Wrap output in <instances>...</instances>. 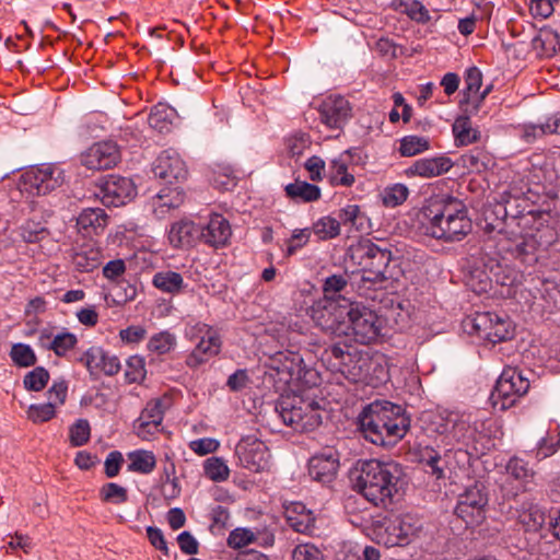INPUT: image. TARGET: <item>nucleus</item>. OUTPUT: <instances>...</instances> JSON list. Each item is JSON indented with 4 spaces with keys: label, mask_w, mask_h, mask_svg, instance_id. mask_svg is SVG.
<instances>
[{
    "label": "nucleus",
    "mask_w": 560,
    "mask_h": 560,
    "mask_svg": "<svg viewBox=\"0 0 560 560\" xmlns=\"http://www.w3.org/2000/svg\"><path fill=\"white\" fill-rule=\"evenodd\" d=\"M145 377V364L141 357L132 355L127 360L125 380L127 383H140Z\"/></svg>",
    "instance_id": "53"
},
{
    "label": "nucleus",
    "mask_w": 560,
    "mask_h": 560,
    "mask_svg": "<svg viewBox=\"0 0 560 560\" xmlns=\"http://www.w3.org/2000/svg\"><path fill=\"white\" fill-rule=\"evenodd\" d=\"M345 337H352L359 343L369 345L377 339L382 325L375 311L361 302H348L345 318Z\"/></svg>",
    "instance_id": "8"
},
{
    "label": "nucleus",
    "mask_w": 560,
    "mask_h": 560,
    "mask_svg": "<svg viewBox=\"0 0 560 560\" xmlns=\"http://www.w3.org/2000/svg\"><path fill=\"white\" fill-rule=\"evenodd\" d=\"M189 448L199 456H206L218 451L220 442L212 438H202L190 441Z\"/></svg>",
    "instance_id": "62"
},
{
    "label": "nucleus",
    "mask_w": 560,
    "mask_h": 560,
    "mask_svg": "<svg viewBox=\"0 0 560 560\" xmlns=\"http://www.w3.org/2000/svg\"><path fill=\"white\" fill-rule=\"evenodd\" d=\"M522 523L527 527L528 530L537 532L546 523L547 515L538 506H530L526 512L522 514Z\"/></svg>",
    "instance_id": "58"
},
{
    "label": "nucleus",
    "mask_w": 560,
    "mask_h": 560,
    "mask_svg": "<svg viewBox=\"0 0 560 560\" xmlns=\"http://www.w3.org/2000/svg\"><path fill=\"white\" fill-rule=\"evenodd\" d=\"M404 11L413 21L418 23H427L430 21L428 9L418 0H406Z\"/></svg>",
    "instance_id": "61"
},
{
    "label": "nucleus",
    "mask_w": 560,
    "mask_h": 560,
    "mask_svg": "<svg viewBox=\"0 0 560 560\" xmlns=\"http://www.w3.org/2000/svg\"><path fill=\"white\" fill-rule=\"evenodd\" d=\"M56 415L54 402L31 405L27 410V417L34 423H43L52 419Z\"/></svg>",
    "instance_id": "57"
},
{
    "label": "nucleus",
    "mask_w": 560,
    "mask_h": 560,
    "mask_svg": "<svg viewBox=\"0 0 560 560\" xmlns=\"http://www.w3.org/2000/svg\"><path fill=\"white\" fill-rule=\"evenodd\" d=\"M235 454L240 464L254 472H259L269 466V450L266 444L255 435H247L236 444Z\"/></svg>",
    "instance_id": "20"
},
{
    "label": "nucleus",
    "mask_w": 560,
    "mask_h": 560,
    "mask_svg": "<svg viewBox=\"0 0 560 560\" xmlns=\"http://www.w3.org/2000/svg\"><path fill=\"white\" fill-rule=\"evenodd\" d=\"M49 373L46 369L38 366L24 376V386L28 390L39 392L47 385Z\"/></svg>",
    "instance_id": "55"
},
{
    "label": "nucleus",
    "mask_w": 560,
    "mask_h": 560,
    "mask_svg": "<svg viewBox=\"0 0 560 560\" xmlns=\"http://www.w3.org/2000/svg\"><path fill=\"white\" fill-rule=\"evenodd\" d=\"M452 166V160L446 156L419 159L405 170V174L408 177L419 176L423 178H431L447 173Z\"/></svg>",
    "instance_id": "29"
},
{
    "label": "nucleus",
    "mask_w": 560,
    "mask_h": 560,
    "mask_svg": "<svg viewBox=\"0 0 560 560\" xmlns=\"http://www.w3.org/2000/svg\"><path fill=\"white\" fill-rule=\"evenodd\" d=\"M489 275L486 281L478 289L479 291H491L501 298H513L520 285L523 283V273L514 267L500 261H490Z\"/></svg>",
    "instance_id": "17"
},
{
    "label": "nucleus",
    "mask_w": 560,
    "mask_h": 560,
    "mask_svg": "<svg viewBox=\"0 0 560 560\" xmlns=\"http://www.w3.org/2000/svg\"><path fill=\"white\" fill-rule=\"evenodd\" d=\"M91 427L88 420H77L69 430L70 443L73 446H82L90 440Z\"/></svg>",
    "instance_id": "54"
},
{
    "label": "nucleus",
    "mask_w": 560,
    "mask_h": 560,
    "mask_svg": "<svg viewBox=\"0 0 560 560\" xmlns=\"http://www.w3.org/2000/svg\"><path fill=\"white\" fill-rule=\"evenodd\" d=\"M339 301L320 300L315 302L311 307V318L314 324L323 331L342 337L345 334V318L349 300L342 298Z\"/></svg>",
    "instance_id": "15"
},
{
    "label": "nucleus",
    "mask_w": 560,
    "mask_h": 560,
    "mask_svg": "<svg viewBox=\"0 0 560 560\" xmlns=\"http://www.w3.org/2000/svg\"><path fill=\"white\" fill-rule=\"evenodd\" d=\"M231 237L232 228L223 214L212 213L208 222L200 225V241L214 249L226 247Z\"/></svg>",
    "instance_id": "25"
},
{
    "label": "nucleus",
    "mask_w": 560,
    "mask_h": 560,
    "mask_svg": "<svg viewBox=\"0 0 560 560\" xmlns=\"http://www.w3.org/2000/svg\"><path fill=\"white\" fill-rule=\"evenodd\" d=\"M364 214L358 205H347L338 212L337 220L340 224L359 230L363 224Z\"/></svg>",
    "instance_id": "49"
},
{
    "label": "nucleus",
    "mask_w": 560,
    "mask_h": 560,
    "mask_svg": "<svg viewBox=\"0 0 560 560\" xmlns=\"http://www.w3.org/2000/svg\"><path fill=\"white\" fill-rule=\"evenodd\" d=\"M364 438L376 445H394L407 433L410 421L405 409L387 400H375L359 416Z\"/></svg>",
    "instance_id": "2"
},
{
    "label": "nucleus",
    "mask_w": 560,
    "mask_h": 560,
    "mask_svg": "<svg viewBox=\"0 0 560 560\" xmlns=\"http://www.w3.org/2000/svg\"><path fill=\"white\" fill-rule=\"evenodd\" d=\"M421 530L422 522L417 516L401 514L387 520L376 532V539L378 544L386 547L407 546L419 536Z\"/></svg>",
    "instance_id": "13"
},
{
    "label": "nucleus",
    "mask_w": 560,
    "mask_h": 560,
    "mask_svg": "<svg viewBox=\"0 0 560 560\" xmlns=\"http://www.w3.org/2000/svg\"><path fill=\"white\" fill-rule=\"evenodd\" d=\"M287 196L296 202H313L320 198V189L314 184L295 180L285 186Z\"/></svg>",
    "instance_id": "38"
},
{
    "label": "nucleus",
    "mask_w": 560,
    "mask_h": 560,
    "mask_svg": "<svg viewBox=\"0 0 560 560\" xmlns=\"http://www.w3.org/2000/svg\"><path fill=\"white\" fill-rule=\"evenodd\" d=\"M358 252L361 257L363 281L378 283L394 278L390 269L392 252L388 248L365 241L359 245Z\"/></svg>",
    "instance_id": "11"
},
{
    "label": "nucleus",
    "mask_w": 560,
    "mask_h": 560,
    "mask_svg": "<svg viewBox=\"0 0 560 560\" xmlns=\"http://www.w3.org/2000/svg\"><path fill=\"white\" fill-rule=\"evenodd\" d=\"M468 334H475L479 338L492 343L509 340L514 335V326L506 315L492 312L476 313L465 322Z\"/></svg>",
    "instance_id": "9"
},
{
    "label": "nucleus",
    "mask_w": 560,
    "mask_h": 560,
    "mask_svg": "<svg viewBox=\"0 0 560 560\" xmlns=\"http://www.w3.org/2000/svg\"><path fill=\"white\" fill-rule=\"evenodd\" d=\"M276 411L283 423L298 432H312L322 423V408L312 397L292 393L282 395Z\"/></svg>",
    "instance_id": "6"
},
{
    "label": "nucleus",
    "mask_w": 560,
    "mask_h": 560,
    "mask_svg": "<svg viewBox=\"0 0 560 560\" xmlns=\"http://www.w3.org/2000/svg\"><path fill=\"white\" fill-rule=\"evenodd\" d=\"M147 337V329L141 325H131L119 331V338L124 343L138 345Z\"/></svg>",
    "instance_id": "63"
},
{
    "label": "nucleus",
    "mask_w": 560,
    "mask_h": 560,
    "mask_svg": "<svg viewBox=\"0 0 560 560\" xmlns=\"http://www.w3.org/2000/svg\"><path fill=\"white\" fill-rule=\"evenodd\" d=\"M482 85V73L477 67H470L465 73V101H472L479 94Z\"/></svg>",
    "instance_id": "51"
},
{
    "label": "nucleus",
    "mask_w": 560,
    "mask_h": 560,
    "mask_svg": "<svg viewBox=\"0 0 560 560\" xmlns=\"http://www.w3.org/2000/svg\"><path fill=\"white\" fill-rule=\"evenodd\" d=\"M256 535L248 528L238 527L233 529L228 537V546L232 549H241L255 542Z\"/></svg>",
    "instance_id": "56"
},
{
    "label": "nucleus",
    "mask_w": 560,
    "mask_h": 560,
    "mask_svg": "<svg viewBox=\"0 0 560 560\" xmlns=\"http://www.w3.org/2000/svg\"><path fill=\"white\" fill-rule=\"evenodd\" d=\"M88 369L91 375L101 373L113 376L120 371V361L118 357L109 354L102 347L93 346L89 348L79 359Z\"/></svg>",
    "instance_id": "26"
},
{
    "label": "nucleus",
    "mask_w": 560,
    "mask_h": 560,
    "mask_svg": "<svg viewBox=\"0 0 560 560\" xmlns=\"http://www.w3.org/2000/svg\"><path fill=\"white\" fill-rule=\"evenodd\" d=\"M560 135V114H556L547 119L545 124H527L522 127V138L526 142H534L545 135Z\"/></svg>",
    "instance_id": "36"
},
{
    "label": "nucleus",
    "mask_w": 560,
    "mask_h": 560,
    "mask_svg": "<svg viewBox=\"0 0 560 560\" xmlns=\"http://www.w3.org/2000/svg\"><path fill=\"white\" fill-rule=\"evenodd\" d=\"M196 335L201 336L199 342L186 358V365L197 369L219 354L221 339L215 329L208 324L198 323L192 327Z\"/></svg>",
    "instance_id": "19"
},
{
    "label": "nucleus",
    "mask_w": 560,
    "mask_h": 560,
    "mask_svg": "<svg viewBox=\"0 0 560 560\" xmlns=\"http://www.w3.org/2000/svg\"><path fill=\"white\" fill-rule=\"evenodd\" d=\"M10 357L16 365L23 368L34 365L37 360L34 350L25 343L13 345Z\"/></svg>",
    "instance_id": "52"
},
{
    "label": "nucleus",
    "mask_w": 560,
    "mask_h": 560,
    "mask_svg": "<svg viewBox=\"0 0 560 560\" xmlns=\"http://www.w3.org/2000/svg\"><path fill=\"white\" fill-rule=\"evenodd\" d=\"M176 112L173 107L159 103L155 105L148 117V124L152 129L164 133L171 130Z\"/></svg>",
    "instance_id": "37"
},
{
    "label": "nucleus",
    "mask_w": 560,
    "mask_h": 560,
    "mask_svg": "<svg viewBox=\"0 0 560 560\" xmlns=\"http://www.w3.org/2000/svg\"><path fill=\"white\" fill-rule=\"evenodd\" d=\"M108 223L106 212L101 208H86L77 218L78 230L84 235H98Z\"/></svg>",
    "instance_id": "32"
},
{
    "label": "nucleus",
    "mask_w": 560,
    "mask_h": 560,
    "mask_svg": "<svg viewBox=\"0 0 560 560\" xmlns=\"http://www.w3.org/2000/svg\"><path fill=\"white\" fill-rule=\"evenodd\" d=\"M319 120L330 130H342L352 117L349 101L341 95H328L318 105Z\"/></svg>",
    "instance_id": "21"
},
{
    "label": "nucleus",
    "mask_w": 560,
    "mask_h": 560,
    "mask_svg": "<svg viewBox=\"0 0 560 560\" xmlns=\"http://www.w3.org/2000/svg\"><path fill=\"white\" fill-rule=\"evenodd\" d=\"M128 470L148 475L156 467V458L151 451L138 450L128 454Z\"/></svg>",
    "instance_id": "40"
},
{
    "label": "nucleus",
    "mask_w": 560,
    "mask_h": 560,
    "mask_svg": "<svg viewBox=\"0 0 560 560\" xmlns=\"http://www.w3.org/2000/svg\"><path fill=\"white\" fill-rule=\"evenodd\" d=\"M453 201V196H441L423 207L420 222L425 235L448 243Z\"/></svg>",
    "instance_id": "10"
},
{
    "label": "nucleus",
    "mask_w": 560,
    "mask_h": 560,
    "mask_svg": "<svg viewBox=\"0 0 560 560\" xmlns=\"http://www.w3.org/2000/svg\"><path fill=\"white\" fill-rule=\"evenodd\" d=\"M167 240L173 248H191L200 241V225L186 218L175 221L167 231Z\"/></svg>",
    "instance_id": "28"
},
{
    "label": "nucleus",
    "mask_w": 560,
    "mask_h": 560,
    "mask_svg": "<svg viewBox=\"0 0 560 560\" xmlns=\"http://www.w3.org/2000/svg\"><path fill=\"white\" fill-rule=\"evenodd\" d=\"M78 337L69 331L59 332L51 339L48 349L57 357H65L78 345Z\"/></svg>",
    "instance_id": "46"
},
{
    "label": "nucleus",
    "mask_w": 560,
    "mask_h": 560,
    "mask_svg": "<svg viewBox=\"0 0 560 560\" xmlns=\"http://www.w3.org/2000/svg\"><path fill=\"white\" fill-rule=\"evenodd\" d=\"M460 165L469 172L482 173L493 166V156L482 148H474L459 159Z\"/></svg>",
    "instance_id": "34"
},
{
    "label": "nucleus",
    "mask_w": 560,
    "mask_h": 560,
    "mask_svg": "<svg viewBox=\"0 0 560 560\" xmlns=\"http://www.w3.org/2000/svg\"><path fill=\"white\" fill-rule=\"evenodd\" d=\"M323 360L327 361L334 370L341 373L350 382L362 380L363 364L357 350L343 343H334L325 349Z\"/></svg>",
    "instance_id": "18"
},
{
    "label": "nucleus",
    "mask_w": 560,
    "mask_h": 560,
    "mask_svg": "<svg viewBox=\"0 0 560 560\" xmlns=\"http://www.w3.org/2000/svg\"><path fill=\"white\" fill-rule=\"evenodd\" d=\"M152 284L161 292L171 295L179 294L185 287L183 276L173 270L158 271L152 278Z\"/></svg>",
    "instance_id": "35"
},
{
    "label": "nucleus",
    "mask_w": 560,
    "mask_h": 560,
    "mask_svg": "<svg viewBox=\"0 0 560 560\" xmlns=\"http://www.w3.org/2000/svg\"><path fill=\"white\" fill-rule=\"evenodd\" d=\"M65 182V174L56 164H42L27 170L21 176L20 190L30 195H47L60 187Z\"/></svg>",
    "instance_id": "14"
},
{
    "label": "nucleus",
    "mask_w": 560,
    "mask_h": 560,
    "mask_svg": "<svg viewBox=\"0 0 560 560\" xmlns=\"http://www.w3.org/2000/svg\"><path fill=\"white\" fill-rule=\"evenodd\" d=\"M102 262V250L93 242H86L78 247L72 256V264L80 272H91Z\"/></svg>",
    "instance_id": "33"
},
{
    "label": "nucleus",
    "mask_w": 560,
    "mask_h": 560,
    "mask_svg": "<svg viewBox=\"0 0 560 560\" xmlns=\"http://www.w3.org/2000/svg\"><path fill=\"white\" fill-rule=\"evenodd\" d=\"M430 147V142L424 137L407 136L400 140L399 152L402 156H413L424 152Z\"/></svg>",
    "instance_id": "48"
},
{
    "label": "nucleus",
    "mask_w": 560,
    "mask_h": 560,
    "mask_svg": "<svg viewBox=\"0 0 560 560\" xmlns=\"http://www.w3.org/2000/svg\"><path fill=\"white\" fill-rule=\"evenodd\" d=\"M425 421L427 431L430 434H436L445 447L450 446L445 452V464L454 457L457 464L465 465L472 456L483 453V447L478 446L476 429L470 425L464 415L442 410L429 413Z\"/></svg>",
    "instance_id": "1"
},
{
    "label": "nucleus",
    "mask_w": 560,
    "mask_h": 560,
    "mask_svg": "<svg viewBox=\"0 0 560 560\" xmlns=\"http://www.w3.org/2000/svg\"><path fill=\"white\" fill-rule=\"evenodd\" d=\"M452 129L456 145H469L477 142L480 138L479 130L472 127L467 116L456 118Z\"/></svg>",
    "instance_id": "39"
},
{
    "label": "nucleus",
    "mask_w": 560,
    "mask_h": 560,
    "mask_svg": "<svg viewBox=\"0 0 560 560\" xmlns=\"http://www.w3.org/2000/svg\"><path fill=\"white\" fill-rule=\"evenodd\" d=\"M348 278L346 275H332L325 279L323 284L324 300L338 301L339 293L346 289Z\"/></svg>",
    "instance_id": "50"
},
{
    "label": "nucleus",
    "mask_w": 560,
    "mask_h": 560,
    "mask_svg": "<svg viewBox=\"0 0 560 560\" xmlns=\"http://www.w3.org/2000/svg\"><path fill=\"white\" fill-rule=\"evenodd\" d=\"M452 218L450 224V238L448 243L463 241L472 229L471 220L467 215L465 205L454 197Z\"/></svg>",
    "instance_id": "31"
},
{
    "label": "nucleus",
    "mask_w": 560,
    "mask_h": 560,
    "mask_svg": "<svg viewBox=\"0 0 560 560\" xmlns=\"http://www.w3.org/2000/svg\"><path fill=\"white\" fill-rule=\"evenodd\" d=\"M493 213L502 219V226L498 223L493 229H506L509 231L527 229L534 225L544 226L550 221V212L538 210L529 203L526 195H513L504 192L501 200L495 205Z\"/></svg>",
    "instance_id": "5"
},
{
    "label": "nucleus",
    "mask_w": 560,
    "mask_h": 560,
    "mask_svg": "<svg viewBox=\"0 0 560 560\" xmlns=\"http://www.w3.org/2000/svg\"><path fill=\"white\" fill-rule=\"evenodd\" d=\"M269 368L285 384L315 385L316 371L310 366L299 351H278L269 358Z\"/></svg>",
    "instance_id": "7"
},
{
    "label": "nucleus",
    "mask_w": 560,
    "mask_h": 560,
    "mask_svg": "<svg viewBox=\"0 0 560 560\" xmlns=\"http://www.w3.org/2000/svg\"><path fill=\"white\" fill-rule=\"evenodd\" d=\"M488 492L486 486L476 481L459 494L455 514L468 526L479 525L486 517Z\"/></svg>",
    "instance_id": "16"
},
{
    "label": "nucleus",
    "mask_w": 560,
    "mask_h": 560,
    "mask_svg": "<svg viewBox=\"0 0 560 560\" xmlns=\"http://www.w3.org/2000/svg\"><path fill=\"white\" fill-rule=\"evenodd\" d=\"M408 196V187L400 183L388 185L381 192L382 203L387 208H395L402 205Z\"/></svg>",
    "instance_id": "42"
},
{
    "label": "nucleus",
    "mask_w": 560,
    "mask_h": 560,
    "mask_svg": "<svg viewBox=\"0 0 560 560\" xmlns=\"http://www.w3.org/2000/svg\"><path fill=\"white\" fill-rule=\"evenodd\" d=\"M137 194V188L130 178L109 175L102 186L97 197L106 207H120L129 202Z\"/></svg>",
    "instance_id": "22"
},
{
    "label": "nucleus",
    "mask_w": 560,
    "mask_h": 560,
    "mask_svg": "<svg viewBox=\"0 0 560 560\" xmlns=\"http://www.w3.org/2000/svg\"><path fill=\"white\" fill-rule=\"evenodd\" d=\"M340 456L334 447H325L308 460V475L323 485L331 483L339 469Z\"/></svg>",
    "instance_id": "24"
},
{
    "label": "nucleus",
    "mask_w": 560,
    "mask_h": 560,
    "mask_svg": "<svg viewBox=\"0 0 560 560\" xmlns=\"http://www.w3.org/2000/svg\"><path fill=\"white\" fill-rule=\"evenodd\" d=\"M328 177L332 186L351 187L355 180L354 175L348 171V164L341 159L331 161Z\"/></svg>",
    "instance_id": "41"
},
{
    "label": "nucleus",
    "mask_w": 560,
    "mask_h": 560,
    "mask_svg": "<svg viewBox=\"0 0 560 560\" xmlns=\"http://www.w3.org/2000/svg\"><path fill=\"white\" fill-rule=\"evenodd\" d=\"M120 150L114 141H101L91 145L81 156V162L89 170H108L118 164Z\"/></svg>",
    "instance_id": "23"
},
{
    "label": "nucleus",
    "mask_w": 560,
    "mask_h": 560,
    "mask_svg": "<svg viewBox=\"0 0 560 560\" xmlns=\"http://www.w3.org/2000/svg\"><path fill=\"white\" fill-rule=\"evenodd\" d=\"M135 433L143 441H152L161 432V424L139 418L133 422Z\"/></svg>",
    "instance_id": "60"
},
{
    "label": "nucleus",
    "mask_w": 560,
    "mask_h": 560,
    "mask_svg": "<svg viewBox=\"0 0 560 560\" xmlns=\"http://www.w3.org/2000/svg\"><path fill=\"white\" fill-rule=\"evenodd\" d=\"M164 410L165 406L163 399H151L147 402L139 418H142V420L144 419L148 421H154L159 424H162L164 418Z\"/></svg>",
    "instance_id": "59"
},
{
    "label": "nucleus",
    "mask_w": 560,
    "mask_h": 560,
    "mask_svg": "<svg viewBox=\"0 0 560 560\" xmlns=\"http://www.w3.org/2000/svg\"><path fill=\"white\" fill-rule=\"evenodd\" d=\"M176 346V337L170 331L154 334L148 342V350L156 354H166Z\"/></svg>",
    "instance_id": "45"
},
{
    "label": "nucleus",
    "mask_w": 560,
    "mask_h": 560,
    "mask_svg": "<svg viewBox=\"0 0 560 560\" xmlns=\"http://www.w3.org/2000/svg\"><path fill=\"white\" fill-rule=\"evenodd\" d=\"M293 560H324L322 551L313 544L298 545L292 552Z\"/></svg>",
    "instance_id": "64"
},
{
    "label": "nucleus",
    "mask_w": 560,
    "mask_h": 560,
    "mask_svg": "<svg viewBox=\"0 0 560 560\" xmlns=\"http://www.w3.org/2000/svg\"><path fill=\"white\" fill-rule=\"evenodd\" d=\"M206 477L212 481H225L230 476V469L225 462L220 457H210L203 463Z\"/></svg>",
    "instance_id": "47"
},
{
    "label": "nucleus",
    "mask_w": 560,
    "mask_h": 560,
    "mask_svg": "<svg viewBox=\"0 0 560 560\" xmlns=\"http://www.w3.org/2000/svg\"><path fill=\"white\" fill-rule=\"evenodd\" d=\"M152 171L156 177L170 184L184 180L188 174L185 161L173 149L164 150L160 153Z\"/></svg>",
    "instance_id": "27"
},
{
    "label": "nucleus",
    "mask_w": 560,
    "mask_h": 560,
    "mask_svg": "<svg viewBox=\"0 0 560 560\" xmlns=\"http://www.w3.org/2000/svg\"><path fill=\"white\" fill-rule=\"evenodd\" d=\"M312 231L319 240L335 238L340 234V222L336 218L326 215L313 224Z\"/></svg>",
    "instance_id": "44"
},
{
    "label": "nucleus",
    "mask_w": 560,
    "mask_h": 560,
    "mask_svg": "<svg viewBox=\"0 0 560 560\" xmlns=\"http://www.w3.org/2000/svg\"><path fill=\"white\" fill-rule=\"evenodd\" d=\"M287 524L296 533L312 534L315 528L314 513L301 502H293L285 506Z\"/></svg>",
    "instance_id": "30"
},
{
    "label": "nucleus",
    "mask_w": 560,
    "mask_h": 560,
    "mask_svg": "<svg viewBox=\"0 0 560 560\" xmlns=\"http://www.w3.org/2000/svg\"><path fill=\"white\" fill-rule=\"evenodd\" d=\"M509 231L499 229L497 234V250L500 255L510 254L522 264L533 265L537 261L536 252L540 246H548L555 238L553 229L549 223L544 226L534 225L527 229Z\"/></svg>",
    "instance_id": "4"
},
{
    "label": "nucleus",
    "mask_w": 560,
    "mask_h": 560,
    "mask_svg": "<svg viewBox=\"0 0 560 560\" xmlns=\"http://www.w3.org/2000/svg\"><path fill=\"white\" fill-rule=\"evenodd\" d=\"M400 478L398 464L370 459L361 463L353 487L373 505L386 508L398 493Z\"/></svg>",
    "instance_id": "3"
},
{
    "label": "nucleus",
    "mask_w": 560,
    "mask_h": 560,
    "mask_svg": "<svg viewBox=\"0 0 560 560\" xmlns=\"http://www.w3.org/2000/svg\"><path fill=\"white\" fill-rule=\"evenodd\" d=\"M529 388V381L517 368H505L497 381L490 399L494 408L506 410Z\"/></svg>",
    "instance_id": "12"
},
{
    "label": "nucleus",
    "mask_w": 560,
    "mask_h": 560,
    "mask_svg": "<svg viewBox=\"0 0 560 560\" xmlns=\"http://www.w3.org/2000/svg\"><path fill=\"white\" fill-rule=\"evenodd\" d=\"M98 495L103 503L120 505L128 501V490L116 482H107L103 485L100 489Z\"/></svg>",
    "instance_id": "43"
}]
</instances>
